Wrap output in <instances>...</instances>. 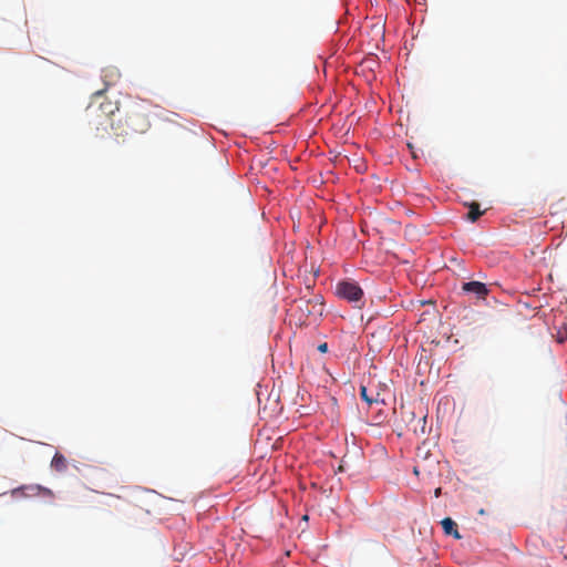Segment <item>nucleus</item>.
Wrapping results in <instances>:
<instances>
[{
	"mask_svg": "<svg viewBox=\"0 0 567 567\" xmlns=\"http://www.w3.org/2000/svg\"><path fill=\"white\" fill-rule=\"evenodd\" d=\"M154 105L151 101L142 99H130L125 105V126L126 130L121 128L120 124L115 127L113 122L106 115H101L103 121H99L97 124L103 126L106 131L109 124L115 131L117 136L133 134H144L151 127L150 114Z\"/></svg>",
	"mask_w": 567,
	"mask_h": 567,
	"instance_id": "nucleus-1",
	"label": "nucleus"
},
{
	"mask_svg": "<svg viewBox=\"0 0 567 567\" xmlns=\"http://www.w3.org/2000/svg\"><path fill=\"white\" fill-rule=\"evenodd\" d=\"M337 295L348 301L355 302L363 297V290L354 281H341L337 285Z\"/></svg>",
	"mask_w": 567,
	"mask_h": 567,
	"instance_id": "nucleus-2",
	"label": "nucleus"
},
{
	"mask_svg": "<svg viewBox=\"0 0 567 567\" xmlns=\"http://www.w3.org/2000/svg\"><path fill=\"white\" fill-rule=\"evenodd\" d=\"M295 303H296V309L300 310V312H301V315L299 317L300 320L307 319L308 316L312 312V310L317 306L320 307V310H319L320 312L322 310L321 309L322 303L319 301V298H316L313 301L300 298Z\"/></svg>",
	"mask_w": 567,
	"mask_h": 567,
	"instance_id": "nucleus-3",
	"label": "nucleus"
},
{
	"mask_svg": "<svg viewBox=\"0 0 567 567\" xmlns=\"http://www.w3.org/2000/svg\"><path fill=\"white\" fill-rule=\"evenodd\" d=\"M401 417L402 421L405 423L406 429L413 431L414 433H416L417 431L419 423L423 422V424H425L426 422L425 415L416 420L414 411H405L404 409H402L401 411ZM421 430L422 432H424V425H422Z\"/></svg>",
	"mask_w": 567,
	"mask_h": 567,
	"instance_id": "nucleus-4",
	"label": "nucleus"
},
{
	"mask_svg": "<svg viewBox=\"0 0 567 567\" xmlns=\"http://www.w3.org/2000/svg\"><path fill=\"white\" fill-rule=\"evenodd\" d=\"M463 291L474 293L478 299H485L488 295V289L485 284L481 281H470L462 286Z\"/></svg>",
	"mask_w": 567,
	"mask_h": 567,
	"instance_id": "nucleus-5",
	"label": "nucleus"
},
{
	"mask_svg": "<svg viewBox=\"0 0 567 567\" xmlns=\"http://www.w3.org/2000/svg\"><path fill=\"white\" fill-rule=\"evenodd\" d=\"M441 525L446 535H452L454 538L461 539L462 536L460 535V533L457 530L456 523L452 518L445 517L441 522Z\"/></svg>",
	"mask_w": 567,
	"mask_h": 567,
	"instance_id": "nucleus-6",
	"label": "nucleus"
},
{
	"mask_svg": "<svg viewBox=\"0 0 567 567\" xmlns=\"http://www.w3.org/2000/svg\"><path fill=\"white\" fill-rule=\"evenodd\" d=\"M51 466L56 472H64L68 467L66 458L61 453H55L51 461Z\"/></svg>",
	"mask_w": 567,
	"mask_h": 567,
	"instance_id": "nucleus-7",
	"label": "nucleus"
},
{
	"mask_svg": "<svg viewBox=\"0 0 567 567\" xmlns=\"http://www.w3.org/2000/svg\"><path fill=\"white\" fill-rule=\"evenodd\" d=\"M483 215V212L480 209V205L477 203H472L470 205V212L467 214V219L472 223L476 221L481 216Z\"/></svg>",
	"mask_w": 567,
	"mask_h": 567,
	"instance_id": "nucleus-8",
	"label": "nucleus"
},
{
	"mask_svg": "<svg viewBox=\"0 0 567 567\" xmlns=\"http://www.w3.org/2000/svg\"><path fill=\"white\" fill-rule=\"evenodd\" d=\"M360 395L369 405L378 402V398H373L368 394V389L364 385L360 388Z\"/></svg>",
	"mask_w": 567,
	"mask_h": 567,
	"instance_id": "nucleus-9",
	"label": "nucleus"
},
{
	"mask_svg": "<svg viewBox=\"0 0 567 567\" xmlns=\"http://www.w3.org/2000/svg\"><path fill=\"white\" fill-rule=\"evenodd\" d=\"M318 350L321 352V353H326L328 351V344L327 343H321L318 346Z\"/></svg>",
	"mask_w": 567,
	"mask_h": 567,
	"instance_id": "nucleus-10",
	"label": "nucleus"
},
{
	"mask_svg": "<svg viewBox=\"0 0 567 567\" xmlns=\"http://www.w3.org/2000/svg\"><path fill=\"white\" fill-rule=\"evenodd\" d=\"M110 76L111 78H118L120 76V73L117 70H110Z\"/></svg>",
	"mask_w": 567,
	"mask_h": 567,
	"instance_id": "nucleus-11",
	"label": "nucleus"
},
{
	"mask_svg": "<svg viewBox=\"0 0 567 567\" xmlns=\"http://www.w3.org/2000/svg\"><path fill=\"white\" fill-rule=\"evenodd\" d=\"M434 494H435L436 497H439L440 494H441V488H436Z\"/></svg>",
	"mask_w": 567,
	"mask_h": 567,
	"instance_id": "nucleus-12",
	"label": "nucleus"
},
{
	"mask_svg": "<svg viewBox=\"0 0 567 567\" xmlns=\"http://www.w3.org/2000/svg\"><path fill=\"white\" fill-rule=\"evenodd\" d=\"M478 514H480V515H484V514H485V511H484L483 508H481V509L478 511Z\"/></svg>",
	"mask_w": 567,
	"mask_h": 567,
	"instance_id": "nucleus-13",
	"label": "nucleus"
},
{
	"mask_svg": "<svg viewBox=\"0 0 567 567\" xmlns=\"http://www.w3.org/2000/svg\"><path fill=\"white\" fill-rule=\"evenodd\" d=\"M414 474L419 475L417 467H414Z\"/></svg>",
	"mask_w": 567,
	"mask_h": 567,
	"instance_id": "nucleus-14",
	"label": "nucleus"
}]
</instances>
